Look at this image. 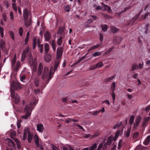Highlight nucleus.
<instances>
[{"instance_id":"49","label":"nucleus","mask_w":150,"mask_h":150,"mask_svg":"<svg viewBox=\"0 0 150 150\" xmlns=\"http://www.w3.org/2000/svg\"><path fill=\"white\" fill-rule=\"evenodd\" d=\"M102 103H105L106 105H107L108 106H109L110 105L109 101L107 100H106L104 101H103L102 102Z\"/></svg>"},{"instance_id":"48","label":"nucleus","mask_w":150,"mask_h":150,"mask_svg":"<svg viewBox=\"0 0 150 150\" xmlns=\"http://www.w3.org/2000/svg\"><path fill=\"white\" fill-rule=\"evenodd\" d=\"M130 129H128L127 131L126 132L125 135L127 137H128L130 134Z\"/></svg>"},{"instance_id":"21","label":"nucleus","mask_w":150,"mask_h":150,"mask_svg":"<svg viewBox=\"0 0 150 150\" xmlns=\"http://www.w3.org/2000/svg\"><path fill=\"white\" fill-rule=\"evenodd\" d=\"M60 62V60L59 59H57L54 62V71H55L57 69L58 66Z\"/></svg>"},{"instance_id":"57","label":"nucleus","mask_w":150,"mask_h":150,"mask_svg":"<svg viewBox=\"0 0 150 150\" xmlns=\"http://www.w3.org/2000/svg\"><path fill=\"white\" fill-rule=\"evenodd\" d=\"M103 146V144L102 143H100L98 145L97 149V150H100L102 147Z\"/></svg>"},{"instance_id":"22","label":"nucleus","mask_w":150,"mask_h":150,"mask_svg":"<svg viewBox=\"0 0 150 150\" xmlns=\"http://www.w3.org/2000/svg\"><path fill=\"white\" fill-rule=\"evenodd\" d=\"M50 46L48 43H45L44 45V50L45 53H47L49 50Z\"/></svg>"},{"instance_id":"31","label":"nucleus","mask_w":150,"mask_h":150,"mask_svg":"<svg viewBox=\"0 0 150 150\" xmlns=\"http://www.w3.org/2000/svg\"><path fill=\"white\" fill-rule=\"evenodd\" d=\"M37 44V39L35 38H34L33 40V49H34Z\"/></svg>"},{"instance_id":"16","label":"nucleus","mask_w":150,"mask_h":150,"mask_svg":"<svg viewBox=\"0 0 150 150\" xmlns=\"http://www.w3.org/2000/svg\"><path fill=\"white\" fill-rule=\"evenodd\" d=\"M44 59L46 62H49L51 59V55L49 54H47L44 56Z\"/></svg>"},{"instance_id":"36","label":"nucleus","mask_w":150,"mask_h":150,"mask_svg":"<svg viewBox=\"0 0 150 150\" xmlns=\"http://www.w3.org/2000/svg\"><path fill=\"white\" fill-rule=\"evenodd\" d=\"M149 24L148 23L145 25L144 27V33L145 34H146L148 33V30L149 26Z\"/></svg>"},{"instance_id":"23","label":"nucleus","mask_w":150,"mask_h":150,"mask_svg":"<svg viewBox=\"0 0 150 150\" xmlns=\"http://www.w3.org/2000/svg\"><path fill=\"white\" fill-rule=\"evenodd\" d=\"M102 45V43H100L98 44H97L96 45H95L91 47L88 50V51H90L92 50H93V49H96L99 47L100 46Z\"/></svg>"},{"instance_id":"4","label":"nucleus","mask_w":150,"mask_h":150,"mask_svg":"<svg viewBox=\"0 0 150 150\" xmlns=\"http://www.w3.org/2000/svg\"><path fill=\"white\" fill-rule=\"evenodd\" d=\"M28 135L27 140L29 143L31 142L32 140L33 134L30 132L29 129L28 127H26L24 129V134L23 137V139L25 140Z\"/></svg>"},{"instance_id":"53","label":"nucleus","mask_w":150,"mask_h":150,"mask_svg":"<svg viewBox=\"0 0 150 150\" xmlns=\"http://www.w3.org/2000/svg\"><path fill=\"white\" fill-rule=\"evenodd\" d=\"M14 140L16 142L17 144V146L18 147V144H20V142L17 138H13Z\"/></svg>"},{"instance_id":"29","label":"nucleus","mask_w":150,"mask_h":150,"mask_svg":"<svg viewBox=\"0 0 150 150\" xmlns=\"http://www.w3.org/2000/svg\"><path fill=\"white\" fill-rule=\"evenodd\" d=\"M100 27L102 30L104 32L106 31L108 29L107 25L106 24L101 25H100Z\"/></svg>"},{"instance_id":"45","label":"nucleus","mask_w":150,"mask_h":150,"mask_svg":"<svg viewBox=\"0 0 150 150\" xmlns=\"http://www.w3.org/2000/svg\"><path fill=\"white\" fill-rule=\"evenodd\" d=\"M29 35H30L29 32V31H28L27 32V35H26V38H25V43H26L27 42H28V40H29Z\"/></svg>"},{"instance_id":"14","label":"nucleus","mask_w":150,"mask_h":150,"mask_svg":"<svg viewBox=\"0 0 150 150\" xmlns=\"http://www.w3.org/2000/svg\"><path fill=\"white\" fill-rule=\"evenodd\" d=\"M29 14V12L27 9H25L23 12V17L24 20H26Z\"/></svg>"},{"instance_id":"37","label":"nucleus","mask_w":150,"mask_h":150,"mask_svg":"<svg viewBox=\"0 0 150 150\" xmlns=\"http://www.w3.org/2000/svg\"><path fill=\"white\" fill-rule=\"evenodd\" d=\"M0 34L1 38H3L4 35V29L1 26L0 27Z\"/></svg>"},{"instance_id":"18","label":"nucleus","mask_w":150,"mask_h":150,"mask_svg":"<svg viewBox=\"0 0 150 150\" xmlns=\"http://www.w3.org/2000/svg\"><path fill=\"white\" fill-rule=\"evenodd\" d=\"M7 140L8 141V145L11 147H14L15 146V145L14 143L10 139H7Z\"/></svg>"},{"instance_id":"25","label":"nucleus","mask_w":150,"mask_h":150,"mask_svg":"<svg viewBox=\"0 0 150 150\" xmlns=\"http://www.w3.org/2000/svg\"><path fill=\"white\" fill-rule=\"evenodd\" d=\"M24 24L25 26L26 27L29 26L31 24V20L30 19H26V20H24Z\"/></svg>"},{"instance_id":"52","label":"nucleus","mask_w":150,"mask_h":150,"mask_svg":"<svg viewBox=\"0 0 150 150\" xmlns=\"http://www.w3.org/2000/svg\"><path fill=\"white\" fill-rule=\"evenodd\" d=\"M112 95L113 101V103H114L115 99V95L114 92H112Z\"/></svg>"},{"instance_id":"32","label":"nucleus","mask_w":150,"mask_h":150,"mask_svg":"<svg viewBox=\"0 0 150 150\" xmlns=\"http://www.w3.org/2000/svg\"><path fill=\"white\" fill-rule=\"evenodd\" d=\"M138 68V65L136 64H133L132 65L131 69L132 71H133L137 69Z\"/></svg>"},{"instance_id":"9","label":"nucleus","mask_w":150,"mask_h":150,"mask_svg":"<svg viewBox=\"0 0 150 150\" xmlns=\"http://www.w3.org/2000/svg\"><path fill=\"white\" fill-rule=\"evenodd\" d=\"M34 138V139L35 142L37 147H40L41 146V142L37 134H35Z\"/></svg>"},{"instance_id":"20","label":"nucleus","mask_w":150,"mask_h":150,"mask_svg":"<svg viewBox=\"0 0 150 150\" xmlns=\"http://www.w3.org/2000/svg\"><path fill=\"white\" fill-rule=\"evenodd\" d=\"M33 81L35 86L37 87H38L39 85L40 82L39 79L37 77H36L34 79Z\"/></svg>"},{"instance_id":"7","label":"nucleus","mask_w":150,"mask_h":150,"mask_svg":"<svg viewBox=\"0 0 150 150\" xmlns=\"http://www.w3.org/2000/svg\"><path fill=\"white\" fill-rule=\"evenodd\" d=\"M141 120L142 118L140 116H138L136 117L134 123L133 128L134 129H137V127L140 123Z\"/></svg>"},{"instance_id":"12","label":"nucleus","mask_w":150,"mask_h":150,"mask_svg":"<svg viewBox=\"0 0 150 150\" xmlns=\"http://www.w3.org/2000/svg\"><path fill=\"white\" fill-rule=\"evenodd\" d=\"M44 130V126L42 124H38L37 125V130L40 132H42Z\"/></svg>"},{"instance_id":"58","label":"nucleus","mask_w":150,"mask_h":150,"mask_svg":"<svg viewBox=\"0 0 150 150\" xmlns=\"http://www.w3.org/2000/svg\"><path fill=\"white\" fill-rule=\"evenodd\" d=\"M62 102L64 103H67V101H68V100L67 98H63L62 100Z\"/></svg>"},{"instance_id":"13","label":"nucleus","mask_w":150,"mask_h":150,"mask_svg":"<svg viewBox=\"0 0 150 150\" xmlns=\"http://www.w3.org/2000/svg\"><path fill=\"white\" fill-rule=\"evenodd\" d=\"M43 70V66L42 64L40 63L38 66V71H37V75L38 76H40L42 71Z\"/></svg>"},{"instance_id":"2","label":"nucleus","mask_w":150,"mask_h":150,"mask_svg":"<svg viewBox=\"0 0 150 150\" xmlns=\"http://www.w3.org/2000/svg\"><path fill=\"white\" fill-rule=\"evenodd\" d=\"M52 68H50V71L47 67H45L42 76V78L43 79H47L49 81L52 77L53 74L54 72H52Z\"/></svg>"},{"instance_id":"27","label":"nucleus","mask_w":150,"mask_h":150,"mask_svg":"<svg viewBox=\"0 0 150 150\" xmlns=\"http://www.w3.org/2000/svg\"><path fill=\"white\" fill-rule=\"evenodd\" d=\"M134 119V116L132 115L130 116L129 121V124L130 125H132L133 124Z\"/></svg>"},{"instance_id":"42","label":"nucleus","mask_w":150,"mask_h":150,"mask_svg":"<svg viewBox=\"0 0 150 150\" xmlns=\"http://www.w3.org/2000/svg\"><path fill=\"white\" fill-rule=\"evenodd\" d=\"M25 52H23L22 54V57L21 59V61L23 62V61L25 57Z\"/></svg>"},{"instance_id":"38","label":"nucleus","mask_w":150,"mask_h":150,"mask_svg":"<svg viewBox=\"0 0 150 150\" xmlns=\"http://www.w3.org/2000/svg\"><path fill=\"white\" fill-rule=\"evenodd\" d=\"M98 144L95 143L90 148L89 150H94L97 147Z\"/></svg>"},{"instance_id":"5","label":"nucleus","mask_w":150,"mask_h":150,"mask_svg":"<svg viewBox=\"0 0 150 150\" xmlns=\"http://www.w3.org/2000/svg\"><path fill=\"white\" fill-rule=\"evenodd\" d=\"M24 87V86L20 84L17 81H13L11 85L10 92H11V88L12 90L14 88L16 90H18L21 89Z\"/></svg>"},{"instance_id":"60","label":"nucleus","mask_w":150,"mask_h":150,"mask_svg":"<svg viewBox=\"0 0 150 150\" xmlns=\"http://www.w3.org/2000/svg\"><path fill=\"white\" fill-rule=\"evenodd\" d=\"M139 135V133L138 132H135L133 134V137L134 138H136Z\"/></svg>"},{"instance_id":"50","label":"nucleus","mask_w":150,"mask_h":150,"mask_svg":"<svg viewBox=\"0 0 150 150\" xmlns=\"http://www.w3.org/2000/svg\"><path fill=\"white\" fill-rule=\"evenodd\" d=\"M62 37H60L58 39V41H57V44L59 45H60L62 44Z\"/></svg>"},{"instance_id":"46","label":"nucleus","mask_w":150,"mask_h":150,"mask_svg":"<svg viewBox=\"0 0 150 150\" xmlns=\"http://www.w3.org/2000/svg\"><path fill=\"white\" fill-rule=\"evenodd\" d=\"M114 47H111V48H110L109 49H108V50H107L105 52V54H108L110 52H111L112 50V49H114Z\"/></svg>"},{"instance_id":"51","label":"nucleus","mask_w":150,"mask_h":150,"mask_svg":"<svg viewBox=\"0 0 150 150\" xmlns=\"http://www.w3.org/2000/svg\"><path fill=\"white\" fill-rule=\"evenodd\" d=\"M99 35L100 36V40L101 41L100 43H101L103 40V34L101 33H100Z\"/></svg>"},{"instance_id":"54","label":"nucleus","mask_w":150,"mask_h":150,"mask_svg":"<svg viewBox=\"0 0 150 150\" xmlns=\"http://www.w3.org/2000/svg\"><path fill=\"white\" fill-rule=\"evenodd\" d=\"M12 7L13 9L16 11V12L17 11V8L16 6L15 3H13Z\"/></svg>"},{"instance_id":"43","label":"nucleus","mask_w":150,"mask_h":150,"mask_svg":"<svg viewBox=\"0 0 150 150\" xmlns=\"http://www.w3.org/2000/svg\"><path fill=\"white\" fill-rule=\"evenodd\" d=\"M18 33L21 36H22L23 35V30L22 27H20L18 30Z\"/></svg>"},{"instance_id":"64","label":"nucleus","mask_w":150,"mask_h":150,"mask_svg":"<svg viewBox=\"0 0 150 150\" xmlns=\"http://www.w3.org/2000/svg\"><path fill=\"white\" fill-rule=\"evenodd\" d=\"M145 110L146 112H149L150 110V105L146 107Z\"/></svg>"},{"instance_id":"17","label":"nucleus","mask_w":150,"mask_h":150,"mask_svg":"<svg viewBox=\"0 0 150 150\" xmlns=\"http://www.w3.org/2000/svg\"><path fill=\"white\" fill-rule=\"evenodd\" d=\"M150 142V135L148 136L145 138L143 142V144L146 145H148Z\"/></svg>"},{"instance_id":"56","label":"nucleus","mask_w":150,"mask_h":150,"mask_svg":"<svg viewBox=\"0 0 150 150\" xmlns=\"http://www.w3.org/2000/svg\"><path fill=\"white\" fill-rule=\"evenodd\" d=\"M97 68L96 65H93L91 67L89 68V70H92L95 69L96 68Z\"/></svg>"},{"instance_id":"8","label":"nucleus","mask_w":150,"mask_h":150,"mask_svg":"<svg viewBox=\"0 0 150 150\" xmlns=\"http://www.w3.org/2000/svg\"><path fill=\"white\" fill-rule=\"evenodd\" d=\"M30 59H29V62L31 66H33V70L35 72L37 70V66L35 64L34 62H33L32 55L31 54H29Z\"/></svg>"},{"instance_id":"15","label":"nucleus","mask_w":150,"mask_h":150,"mask_svg":"<svg viewBox=\"0 0 150 150\" xmlns=\"http://www.w3.org/2000/svg\"><path fill=\"white\" fill-rule=\"evenodd\" d=\"M45 40L47 41H49L51 38V35L50 33L47 31L44 35Z\"/></svg>"},{"instance_id":"63","label":"nucleus","mask_w":150,"mask_h":150,"mask_svg":"<svg viewBox=\"0 0 150 150\" xmlns=\"http://www.w3.org/2000/svg\"><path fill=\"white\" fill-rule=\"evenodd\" d=\"M3 18L5 22H6L7 21V16L5 14H3L2 15Z\"/></svg>"},{"instance_id":"19","label":"nucleus","mask_w":150,"mask_h":150,"mask_svg":"<svg viewBox=\"0 0 150 150\" xmlns=\"http://www.w3.org/2000/svg\"><path fill=\"white\" fill-rule=\"evenodd\" d=\"M5 47V42L3 40H0V47L1 48L4 50V48Z\"/></svg>"},{"instance_id":"41","label":"nucleus","mask_w":150,"mask_h":150,"mask_svg":"<svg viewBox=\"0 0 150 150\" xmlns=\"http://www.w3.org/2000/svg\"><path fill=\"white\" fill-rule=\"evenodd\" d=\"M120 132L119 130H117V132H116V133L115 134V139L114 138L113 139V140L114 141L116 140L117 139V138L119 136V134H120Z\"/></svg>"},{"instance_id":"59","label":"nucleus","mask_w":150,"mask_h":150,"mask_svg":"<svg viewBox=\"0 0 150 150\" xmlns=\"http://www.w3.org/2000/svg\"><path fill=\"white\" fill-rule=\"evenodd\" d=\"M99 113V111H96L93 112L92 115H96L97 114Z\"/></svg>"},{"instance_id":"30","label":"nucleus","mask_w":150,"mask_h":150,"mask_svg":"<svg viewBox=\"0 0 150 150\" xmlns=\"http://www.w3.org/2000/svg\"><path fill=\"white\" fill-rule=\"evenodd\" d=\"M8 33L11 39L13 40H14V33L11 31H9L8 32Z\"/></svg>"},{"instance_id":"61","label":"nucleus","mask_w":150,"mask_h":150,"mask_svg":"<svg viewBox=\"0 0 150 150\" xmlns=\"http://www.w3.org/2000/svg\"><path fill=\"white\" fill-rule=\"evenodd\" d=\"M65 11L67 12H68L70 11V7L69 6H67L65 8Z\"/></svg>"},{"instance_id":"6","label":"nucleus","mask_w":150,"mask_h":150,"mask_svg":"<svg viewBox=\"0 0 150 150\" xmlns=\"http://www.w3.org/2000/svg\"><path fill=\"white\" fill-rule=\"evenodd\" d=\"M11 96L12 100L14 102L16 103H19L20 98L18 95L15 93V91L12 90L11 88Z\"/></svg>"},{"instance_id":"40","label":"nucleus","mask_w":150,"mask_h":150,"mask_svg":"<svg viewBox=\"0 0 150 150\" xmlns=\"http://www.w3.org/2000/svg\"><path fill=\"white\" fill-rule=\"evenodd\" d=\"M96 65L97 68H100L103 66V64L102 62H100L97 63Z\"/></svg>"},{"instance_id":"55","label":"nucleus","mask_w":150,"mask_h":150,"mask_svg":"<svg viewBox=\"0 0 150 150\" xmlns=\"http://www.w3.org/2000/svg\"><path fill=\"white\" fill-rule=\"evenodd\" d=\"M15 135V131H13L10 132V136L11 138L13 137Z\"/></svg>"},{"instance_id":"62","label":"nucleus","mask_w":150,"mask_h":150,"mask_svg":"<svg viewBox=\"0 0 150 150\" xmlns=\"http://www.w3.org/2000/svg\"><path fill=\"white\" fill-rule=\"evenodd\" d=\"M103 16L104 18L106 19H110V16L106 14H103Z\"/></svg>"},{"instance_id":"35","label":"nucleus","mask_w":150,"mask_h":150,"mask_svg":"<svg viewBox=\"0 0 150 150\" xmlns=\"http://www.w3.org/2000/svg\"><path fill=\"white\" fill-rule=\"evenodd\" d=\"M115 82H113L111 86V89L112 92H114L115 89Z\"/></svg>"},{"instance_id":"10","label":"nucleus","mask_w":150,"mask_h":150,"mask_svg":"<svg viewBox=\"0 0 150 150\" xmlns=\"http://www.w3.org/2000/svg\"><path fill=\"white\" fill-rule=\"evenodd\" d=\"M63 52V48L62 47L57 48V58L59 59L61 57Z\"/></svg>"},{"instance_id":"11","label":"nucleus","mask_w":150,"mask_h":150,"mask_svg":"<svg viewBox=\"0 0 150 150\" xmlns=\"http://www.w3.org/2000/svg\"><path fill=\"white\" fill-rule=\"evenodd\" d=\"M102 6L101 7V10L103 11H105L108 10L109 12L112 11V10L111 8L109 6L104 4L103 3H102Z\"/></svg>"},{"instance_id":"24","label":"nucleus","mask_w":150,"mask_h":150,"mask_svg":"<svg viewBox=\"0 0 150 150\" xmlns=\"http://www.w3.org/2000/svg\"><path fill=\"white\" fill-rule=\"evenodd\" d=\"M63 150H74L71 146L69 145H67L66 146H64L62 147Z\"/></svg>"},{"instance_id":"33","label":"nucleus","mask_w":150,"mask_h":150,"mask_svg":"<svg viewBox=\"0 0 150 150\" xmlns=\"http://www.w3.org/2000/svg\"><path fill=\"white\" fill-rule=\"evenodd\" d=\"M29 47H27L25 50H24L23 52H25V54H28V60H29V59H30V57L29 56V54H32L31 53H29Z\"/></svg>"},{"instance_id":"1","label":"nucleus","mask_w":150,"mask_h":150,"mask_svg":"<svg viewBox=\"0 0 150 150\" xmlns=\"http://www.w3.org/2000/svg\"><path fill=\"white\" fill-rule=\"evenodd\" d=\"M36 101V100H33L29 104L25 106L24 109L25 115L21 117L22 118L27 119L30 117L32 111L33 109V106L35 105Z\"/></svg>"},{"instance_id":"47","label":"nucleus","mask_w":150,"mask_h":150,"mask_svg":"<svg viewBox=\"0 0 150 150\" xmlns=\"http://www.w3.org/2000/svg\"><path fill=\"white\" fill-rule=\"evenodd\" d=\"M10 16L11 20L13 21L14 20V15L12 11H11L10 13Z\"/></svg>"},{"instance_id":"34","label":"nucleus","mask_w":150,"mask_h":150,"mask_svg":"<svg viewBox=\"0 0 150 150\" xmlns=\"http://www.w3.org/2000/svg\"><path fill=\"white\" fill-rule=\"evenodd\" d=\"M122 124V122H118L116 125H115L113 127L114 129H116L119 127Z\"/></svg>"},{"instance_id":"26","label":"nucleus","mask_w":150,"mask_h":150,"mask_svg":"<svg viewBox=\"0 0 150 150\" xmlns=\"http://www.w3.org/2000/svg\"><path fill=\"white\" fill-rule=\"evenodd\" d=\"M150 118V117H148L144 120L142 125L143 127H144L146 125L147 122L149 120Z\"/></svg>"},{"instance_id":"44","label":"nucleus","mask_w":150,"mask_h":150,"mask_svg":"<svg viewBox=\"0 0 150 150\" xmlns=\"http://www.w3.org/2000/svg\"><path fill=\"white\" fill-rule=\"evenodd\" d=\"M101 54V53L99 52H96L93 54V56L94 57L100 55Z\"/></svg>"},{"instance_id":"3","label":"nucleus","mask_w":150,"mask_h":150,"mask_svg":"<svg viewBox=\"0 0 150 150\" xmlns=\"http://www.w3.org/2000/svg\"><path fill=\"white\" fill-rule=\"evenodd\" d=\"M12 68L14 71H17L21 66L20 62L19 61H16V54L11 61Z\"/></svg>"},{"instance_id":"39","label":"nucleus","mask_w":150,"mask_h":150,"mask_svg":"<svg viewBox=\"0 0 150 150\" xmlns=\"http://www.w3.org/2000/svg\"><path fill=\"white\" fill-rule=\"evenodd\" d=\"M149 13L147 12L144 15H143L141 16L142 19H145L148 18V16L149 15Z\"/></svg>"},{"instance_id":"28","label":"nucleus","mask_w":150,"mask_h":150,"mask_svg":"<svg viewBox=\"0 0 150 150\" xmlns=\"http://www.w3.org/2000/svg\"><path fill=\"white\" fill-rule=\"evenodd\" d=\"M112 32L113 33H115L118 31L119 29L113 26H110Z\"/></svg>"}]
</instances>
